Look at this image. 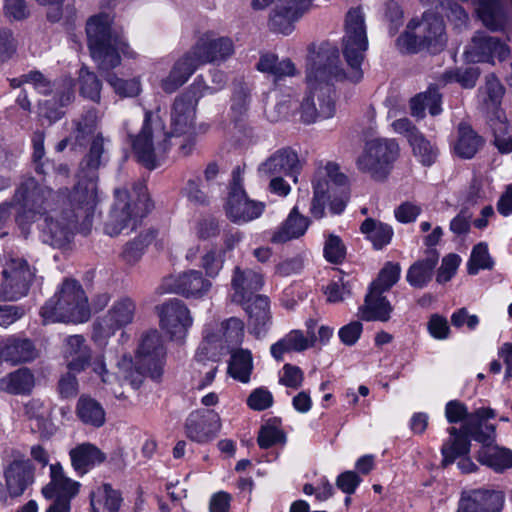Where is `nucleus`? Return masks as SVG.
I'll list each match as a JSON object with an SVG mask.
<instances>
[{
	"label": "nucleus",
	"mask_w": 512,
	"mask_h": 512,
	"mask_svg": "<svg viewBox=\"0 0 512 512\" xmlns=\"http://www.w3.org/2000/svg\"><path fill=\"white\" fill-rule=\"evenodd\" d=\"M115 198L105 223V232L110 236H117L124 231H134L153 206L147 187L142 181L135 183L130 191L116 189Z\"/></svg>",
	"instance_id": "39448f33"
},
{
	"label": "nucleus",
	"mask_w": 512,
	"mask_h": 512,
	"mask_svg": "<svg viewBox=\"0 0 512 512\" xmlns=\"http://www.w3.org/2000/svg\"><path fill=\"white\" fill-rule=\"evenodd\" d=\"M460 264V258L456 254H449L442 260V264L437 273V281L445 283L449 281L455 274Z\"/></svg>",
	"instance_id": "774afa93"
},
{
	"label": "nucleus",
	"mask_w": 512,
	"mask_h": 512,
	"mask_svg": "<svg viewBox=\"0 0 512 512\" xmlns=\"http://www.w3.org/2000/svg\"><path fill=\"white\" fill-rule=\"evenodd\" d=\"M243 171L240 167L233 170L231 189L226 204V214L235 223H246L258 218L264 211V203L248 199L242 183Z\"/></svg>",
	"instance_id": "f3484780"
},
{
	"label": "nucleus",
	"mask_w": 512,
	"mask_h": 512,
	"mask_svg": "<svg viewBox=\"0 0 512 512\" xmlns=\"http://www.w3.org/2000/svg\"><path fill=\"white\" fill-rule=\"evenodd\" d=\"M273 396L272 394L264 389H255L247 399V405L256 411H262L272 406Z\"/></svg>",
	"instance_id": "0e129e2a"
},
{
	"label": "nucleus",
	"mask_w": 512,
	"mask_h": 512,
	"mask_svg": "<svg viewBox=\"0 0 512 512\" xmlns=\"http://www.w3.org/2000/svg\"><path fill=\"white\" fill-rule=\"evenodd\" d=\"M448 81H456L463 88H473L476 85L479 77V71L477 68H468L465 70H456L454 72H448L445 74Z\"/></svg>",
	"instance_id": "e2e57ef3"
},
{
	"label": "nucleus",
	"mask_w": 512,
	"mask_h": 512,
	"mask_svg": "<svg viewBox=\"0 0 512 512\" xmlns=\"http://www.w3.org/2000/svg\"><path fill=\"white\" fill-rule=\"evenodd\" d=\"M244 338V323L241 319L231 317L222 321L215 332L207 333L203 342L200 344L196 357L198 361L202 356L216 349L229 348L239 345Z\"/></svg>",
	"instance_id": "aec40b11"
},
{
	"label": "nucleus",
	"mask_w": 512,
	"mask_h": 512,
	"mask_svg": "<svg viewBox=\"0 0 512 512\" xmlns=\"http://www.w3.org/2000/svg\"><path fill=\"white\" fill-rule=\"evenodd\" d=\"M67 197L68 195H64L63 192L54 193L33 178L25 179L13 196V203L18 206L15 222L22 234L27 236L33 223L50 213H56V209L62 205V200Z\"/></svg>",
	"instance_id": "20e7f679"
},
{
	"label": "nucleus",
	"mask_w": 512,
	"mask_h": 512,
	"mask_svg": "<svg viewBox=\"0 0 512 512\" xmlns=\"http://www.w3.org/2000/svg\"><path fill=\"white\" fill-rule=\"evenodd\" d=\"M315 342L312 338L304 335L301 330H292L282 339L271 346V354L277 361H282L285 353L302 352L313 347Z\"/></svg>",
	"instance_id": "ea45409f"
},
{
	"label": "nucleus",
	"mask_w": 512,
	"mask_h": 512,
	"mask_svg": "<svg viewBox=\"0 0 512 512\" xmlns=\"http://www.w3.org/2000/svg\"><path fill=\"white\" fill-rule=\"evenodd\" d=\"M360 231L372 242L376 249H381L388 245L393 236V230L389 225L372 218H367L361 224Z\"/></svg>",
	"instance_id": "49530a36"
},
{
	"label": "nucleus",
	"mask_w": 512,
	"mask_h": 512,
	"mask_svg": "<svg viewBox=\"0 0 512 512\" xmlns=\"http://www.w3.org/2000/svg\"><path fill=\"white\" fill-rule=\"evenodd\" d=\"M263 276L252 269L236 266L231 276V301L244 305L254 299L262 288Z\"/></svg>",
	"instance_id": "b1692460"
},
{
	"label": "nucleus",
	"mask_w": 512,
	"mask_h": 512,
	"mask_svg": "<svg viewBox=\"0 0 512 512\" xmlns=\"http://www.w3.org/2000/svg\"><path fill=\"white\" fill-rule=\"evenodd\" d=\"M80 483L68 478L59 463L50 465V481L42 488L46 499L71 503L79 493Z\"/></svg>",
	"instance_id": "bb28decb"
},
{
	"label": "nucleus",
	"mask_w": 512,
	"mask_h": 512,
	"mask_svg": "<svg viewBox=\"0 0 512 512\" xmlns=\"http://www.w3.org/2000/svg\"><path fill=\"white\" fill-rule=\"evenodd\" d=\"M378 290L369 289L364 305L360 308L361 318L366 321L386 322L393 310L390 302Z\"/></svg>",
	"instance_id": "4c0bfd02"
},
{
	"label": "nucleus",
	"mask_w": 512,
	"mask_h": 512,
	"mask_svg": "<svg viewBox=\"0 0 512 512\" xmlns=\"http://www.w3.org/2000/svg\"><path fill=\"white\" fill-rule=\"evenodd\" d=\"M284 435L282 431L275 426H264L258 435V444L261 448H269L277 443L282 442Z\"/></svg>",
	"instance_id": "338daca9"
},
{
	"label": "nucleus",
	"mask_w": 512,
	"mask_h": 512,
	"mask_svg": "<svg viewBox=\"0 0 512 512\" xmlns=\"http://www.w3.org/2000/svg\"><path fill=\"white\" fill-rule=\"evenodd\" d=\"M303 15L284 0H278L270 11L268 27L274 33L289 35L294 30V23Z\"/></svg>",
	"instance_id": "473e14b6"
},
{
	"label": "nucleus",
	"mask_w": 512,
	"mask_h": 512,
	"mask_svg": "<svg viewBox=\"0 0 512 512\" xmlns=\"http://www.w3.org/2000/svg\"><path fill=\"white\" fill-rule=\"evenodd\" d=\"M477 13L483 24L491 30H498L502 27L503 14L497 0H480Z\"/></svg>",
	"instance_id": "8fccbe9b"
},
{
	"label": "nucleus",
	"mask_w": 512,
	"mask_h": 512,
	"mask_svg": "<svg viewBox=\"0 0 512 512\" xmlns=\"http://www.w3.org/2000/svg\"><path fill=\"white\" fill-rule=\"evenodd\" d=\"M105 80L120 97H136L142 90L139 78L122 79L114 73H108Z\"/></svg>",
	"instance_id": "603ef678"
},
{
	"label": "nucleus",
	"mask_w": 512,
	"mask_h": 512,
	"mask_svg": "<svg viewBox=\"0 0 512 512\" xmlns=\"http://www.w3.org/2000/svg\"><path fill=\"white\" fill-rule=\"evenodd\" d=\"M347 177L340 172L336 163L329 162L325 167L319 168L313 179L314 195L310 213L316 219L325 215L326 203L338 193V189L346 186Z\"/></svg>",
	"instance_id": "2eb2a0df"
},
{
	"label": "nucleus",
	"mask_w": 512,
	"mask_h": 512,
	"mask_svg": "<svg viewBox=\"0 0 512 512\" xmlns=\"http://www.w3.org/2000/svg\"><path fill=\"white\" fill-rule=\"evenodd\" d=\"M346 256V247L341 238L334 234H329L324 244V257L327 261L339 264L343 262Z\"/></svg>",
	"instance_id": "13d9d810"
},
{
	"label": "nucleus",
	"mask_w": 512,
	"mask_h": 512,
	"mask_svg": "<svg viewBox=\"0 0 512 512\" xmlns=\"http://www.w3.org/2000/svg\"><path fill=\"white\" fill-rule=\"evenodd\" d=\"M309 219L298 212L295 206L289 213L287 219L274 232L271 241L273 243H284L299 238L306 232L309 226Z\"/></svg>",
	"instance_id": "58836bf2"
},
{
	"label": "nucleus",
	"mask_w": 512,
	"mask_h": 512,
	"mask_svg": "<svg viewBox=\"0 0 512 512\" xmlns=\"http://www.w3.org/2000/svg\"><path fill=\"white\" fill-rule=\"evenodd\" d=\"M162 331L173 341L185 338L193 324L189 308L181 300H169L156 307Z\"/></svg>",
	"instance_id": "a211bd4d"
},
{
	"label": "nucleus",
	"mask_w": 512,
	"mask_h": 512,
	"mask_svg": "<svg viewBox=\"0 0 512 512\" xmlns=\"http://www.w3.org/2000/svg\"><path fill=\"white\" fill-rule=\"evenodd\" d=\"M100 118L98 110L91 108L73 120L75 144L83 146L90 141L89 151L81 162V169L87 174H93L103 164L104 145L109 142L101 132H96Z\"/></svg>",
	"instance_id": "1a4fd4ad"
},
{
	"label": "nucleus",
	"mask_w": 512,
	"mask_h": 512,
	"mask_svg": "<svg viewBox=\"0 0 512 512\" xmlns=\"http://www.w3.org/2000/svg\"><path fill=\"white\" fill-rule=\"evenodd\" d=\"M283 373L280 377V383L293 389L299 388L304 380V374L298 366L285 364Z\"/></svg>",
	"instance_id": "69168bd1"
},
{
	"label": "nucleus",
	"mask_w": 512,
	"mask_h": 512,
	"mask_svg": "<svg viewBox=\"0 0 512 512\" xmlns=\"http://www.w3.org/2000/svg\"><path fill=\"white\" fill-rule=\"evenodd\" d=\"M368 49L365 14L361 8L347 12L343 54L347 68L339 66V51L331 45H322L313 53L307 65L308 91L301 103V119L310 124L317 119H327L335 113L333 81L358 83L363 78L361 65Z\"/></svg>",
	"instance_id": "f257e3e1"
},
{
	"label": "nucleus",
	"mask_w": 512,
	"mask_h": 512,
	"mask_svg": "<svg viewBox=\"0 0 512 512\" xmlns=\"http://www.w3.org/2000/svg\"><path fill=\"white\" fill-rule=\"evenodd\" d=\"M76 415L86 425L101 427L105 423V411L95 399L82 395L76 404Z\"/></svg>",
	"instance_id": "a19ab883"
},
{
	"label": "nucleus",
	"mask_w": 512,
	"mask_h": 512,
	"mask_svg": "<svg viewBox=\"0 0 512 512\" xmlns=\"http://www.w3.org/2000/svg\"><path fill=\"white\" fill-rule=\"evenodd\" d=\"M474 412L468 413L466 405L458 400L449 401L445 407V415L449 423H458L463 421L461 429L450 427L448 429L449 438L443 444L441 453L443 456L442 465L444 467L452 464L457 458L466 456L470 451V440L464 432L463 426L469 416Z\"/></svg>",
	"instance_id": "ddd939ff"
},
{
	"label": "nucleus",
	"mask_w": 512,
	"mask_h": 512,
	"mask_svg": "<svg viewBox=\"0 0 512 512\" xmlns=\"http://www.w3.org/2000/svg\"><path fill=\"white\" fill-rule=\"evenodd\" d=\"M509 54L508 47L498 38L485 32H477L467 46L464 55L470 62H485L497 57L505 59Z\"/></svg>",
	"instance_id": "393cba45"
},
{
	"label": "nucleus",
	"mask_w": 512,
	"mask_h": 512,
	"mask_svg": "<svg viewBox=\"0 0 512 512\" xmlns=\"http://www.w3.org/2000/svg\"><path fill=\"white\" fill-rule=\"evenodd\" d=\"M441 96L436 88H429L426 92L420 93L410 101L411 114L422 118L427 108L433 116L441 112Z\"/></svg>",
	"instance_id": "de8ad7c7"
},
{
	"label": "nucleus",
	"mask_w": 512,
	"mask_h": 512,
	"mask_svg": "<svg viewBox=\"0 0 512 512\" xmlns=\"http://www.w3.org/2000/svg\"><path fill=\"white\" fill-rule=\"evenodd\" d=\"M504 87L500 81L493 75L486 77L485 85L479 89V99L483 110L490 118H496L498 113H503L500 109Z\"/></svg>",
	"instance_id": "e433bc0d"
},
{
	"label": "nucleus",
	"mask_w": 512,
	"mask_h": 512,
	"mask_svg": "<svg viewBox=\"0 0 512 512\" xmlns=\"http://www.w3.org/2000/svg\"><path fill=\"white\" fill-rule=\"evenodd\" d=\"M2 275L0 297L13 301L27 294L34 272L24 259H11L5 264Z\"/></svg>",
	"instance_id": "412c9836"
},
{
	"label": "nucleus",
	"mask_w": 512,
	"mask_h": 512,
	"mask_svg": "<svg viewBox=\"0 0 512 512\" xmlns=\"http://www.w3.org/2000/svg\"><path fill=\"white\" fill-rule=\"evenodd\" d=\"M446 42L443 20L434 14H425L420 22L408 24V30L397 39V46L408 53L426 49L436 54L444 49Z\"/></svg>",
	"instance_id": "6e6552de"
},
{
	"label": "nucleus",
	"mask_w": 512,
	"mask_h": 512,
	"mask_svg": "<svg viewBox=\"0 0 512 512\" xmlns=\"http://www.w3.org/2000/svg\"><path fill=\"white\" fill-rule=\"evenodd\" d=\"M62 354L67 370L74 372L84 371L92 359V350L82 335L68 336L64 341Z\"/></svg>",
	"instance_id": "c756f323"
},
{
	"label": "nucleus",
	"mask_w": 512,
	"mask_h": 512,
	"mask_svg": "<svg viewBox=\"0 0 512 512\" xmlns=\"http://www.w3.org/2000/svg\"><path fill=\"white\" fill-rule=\"evenodd\" d=\"M489 125L493 131L495 146L501 153H510L512 151V136L508 133L504 113H498L496 118H490Z\"/></svg>",
	"instance_id": "3c124183"
},
{
	"label": "nucleus",
	"mask_w": 512,
	"mask_h": 512,
	"mask_svg": "<svg viewBox=\"0 0 512 512\" xmlns=\"http://www.w3.org/2000/svg\"><path fill=\"white\" fill-rule=\"evenodd\" d=\"M145 247L144 241L136 238L123 247L120 257L125 264L133 266L141 259Z\"/></svg>",
	"instance_id": "052dcab7"
},
{
	"label": "nucleus",
	"mask_w": 512,
	"mask_h": 512,
	"mask_svg": "<svg viewBox=\"0 0 512 512\" xmlns=\"http://www.w3.org/2000/svg\"><path fill=\"white\" fill-rule=\"evenodd\" d=\"M244 309L248 314V327L250 333L260 337L266 333L271 324L270 304L266 296L257 295L250 302L245 303Z\"/></svg>",
	"instance_id": "2f4dec72"
},
{
	"label": "nucleus",
	"mask_w": 512,
	"mask_h": 512,
	"mask_svg": "<svg viewBox=\"0 0 512 512\" xmlns=\"http://www.w3.org/2000/svg\"><path fill=\"white\" fill-rule=\"evenodd\" d=\"M200 65L220 63L234 53V44L228 37H218L211 33L201 36L190 49Z\"/></svg>",
	"instance_id": "4be33fe9"
},
{
	"label": "nucleus",
	"mask_w": 512,
	"mask_h": 512,
	"mask_svg": "<svg viewBox=\"0 0 512 512\" xmlns=\"http://www.w3.org/2000/svg\"><path fill=\"white\" fill-rule=\"evenodd\" d=\"M482 144L481 138L472 130V128L461 123L458 127V139L454 145L455 153L461 158H472Z\"/></svg>",
	"instance_id": "a18cd8bd"
},
{
	"label": "nucleus",
	"mask_w": 512,
	"mask_h": 512,
	"mask_svg": "<svg viewBox=\"0 0 512 512\" xmlns=\"http://www.w3.org/2000/svg\"><path fill=\"white\" fill-rule=\"evenodd\" d=\"M132 147L138 161L149 169L155 168L157 159L167 151L168 134L162 121L152 112H145L142 129L133 139Z\"/></svg>",
	"instance_id": "9b49d317"
},
{
	"label": "nucleus",
	"mask_w": 512,
	"mask_h": 512,
	"mask_svg": "<svg viewBox=\"0 0 512 512\" xmlns=\"http://www.w3.org/2000/svg\"><path fill=\"white\" fill-rule=\"evenodd\" d=\"M217 356V353L211 351L209 354H206L203 357L201 361L196 360L198 365L203 366L205 369L202 370L199 368V372L204 374V379L199 383L198 388H204L207 385L211 384L212 381L215 378V374L217 372L218 366L216 364L215 357ZM195 359L197 357L195 356Z\"/></svg>",
	"instance_id": "680f3d73"
},
{
	"label": "nucleus",
	"mask_w": 512,
	"mask_h": 512,
	"mask_svg": "<svg viewBox=\"0 0 512 512\" xmlns=\"http://www.w3.org/2000/svg\"><path fill=\"white\" fill-rule=\"evenodd\" d=\"M25 414L29 419L37 422V428L41 430L48 423L49 410L44 403L37 399H32L25 405Z\"/></svg>",
	"instance_id": "bf43d9fd"
},
{
	"label": "nucleus",
	"mask_w": 512,
	"mask_h": 512,
	"mask_svg": "<svg viewBox=\"0 0 512 512\" xmlns=\"http://www.w3.org/2000/svg\"><path fill=\"white\" fill-rule=\"evenodd\" d=\"M0 357L14 364L27 362L37 357V350L28 339L9 337L0 343Z\"/></svg>",
	"instance_id": "c9c22d12"
},
{
	"label": "nucleus",
	"mask_w": 512,
	"mask_h": 512,
	"mask_svg": "<svg viewBox=\"0 0 512 512\" xmlns=\"http://www.w3.org/2000/svg\"><path fill=\"white\" fill-rule=\"evenodd\" d=\"M410 145L414 155L424 166H431L438 156V149L422 133L411 139Z\"/></svg>",
	"instance_id": "864d4df0"
},
{
	"label": "nucleus",
	"mask_w": 512,
	"mask_h": 512,
	"mask_svg": "<svg viewBox=\"0 0 512 512\" xmlns=\"http://www.w3.org/2000/svg\"><path fill=\"white\" fill-rule=\"evenodd\" d=\"M399 155V146L392 139L368 141L356 159L357 169L375 181H384Z\"/></svg>",
	"instance_id": "9d476101"
},
{
	"label": "nucleus",
	"mask_w": 512,
	"mask_h": 512,
	"mask_svg": "<svg viewBox=\"0 0 512 512\" xmlns=\"http://www.w3.org/2000/svg\"><path fill=\"white\" fill-rule=\"evenodd\" d=\"M300 170V162L297 154L289 149H279L262 162L257 171L260 177L293 176L297 180Z\"/></svg>",
	"instance_id": "a878e982"
},
{
	"label": "nucleus",
	"mask_w": 512,
	"mask_h": 512,
	"mask_svg": "<svg viewBox=\"0 0 512 512\" xmlns=\"http://www.w3.org/2000/svg\"><path fill=\"white\" fill-rule=\"evenodd\" d=\"M221 428L219 415L214 410H196L185 422L186 436L197 443H206L216 437Z\"/></svg>",
	"instance_id": "5701e85b"
},
{
	"label": "nucleus",
	"mask_w": 512,
	"mask_h": 512,
	"mask_svg": "<svg viewBox=\"0 0 512 512\" xmlns=\"http://www.w3.org/2000/svg\"><path fill=\"white\" fill-rule=\"evenodd\" d=\"M493 261L489 255L488 247L485 243L477 244L471 253L468 261V272L471 275L478 273L480 269H491Z\"/></svg>",
	"instance_id": "4d7b16f0"
},
{
	"label": "nucleus",
	"mask_w": 512,
	"mask_h": 512,
	"mask_svg": "<svg viewBox=\"0 0 512 512\" xmlns=\"http://www.w3.org/2000/svg\"><path fill=\"white\" fill-rule=\"evenodd\" d=\"M40 314L44 323L88 320L90 309L82 286L73 280L64 281L60 290L41 308Z\"/></svg>",
	"instance_id": "0eeeda50"
},
{
	"label": "nucleus",
	"mask_w": 512,
	"mask_h": 512,
	"mask_svg": "<svg viewBox=\"0 0 512 512\" xmlns=\"http://www.w3.org/2000/svg\"><path fill=\"white\" fill-rule=\"evenodd\" d=\"M86 34L91 56L100 70L108 71L117 67L121 62L120 53L134 56L121 31L113 26L109 14L90 17L86 24Z\"/></svg>",
	"instance_id": "7ed1b4c3"
},
{
	"label": "nucleus",
	"mask_w": 512,
	"mask_h": 512,
	"mask_svg": "<svg viewBox=\"0 0 512 512\" xmlns=\"http://www.w3.org/2000/svg\"><path fill=\"white\" fill-rule=\"evenodd\" d=\"M503 504L502 492L474 490L461 498L457 512H500Z\"/></svg>",
	"instance_id": "c85d7f7f"
},
{
	"label": "nucleus",
	"mask_w": 512,
	"mask_h": 512,
	"mask_svg": "<svg viewBox=\"0 0 512 512\" xmlns=\"http://www.w3.org/2000/svg\"><path fill=\"white\" fill-rule=\"evenodd\" d=\"M165 349L160 334L152 330L143 335L136 353L138 371L136 375L125 376L133 388L137 389L142 383V376L147 374L154 380L162 375Z\"/></svg>",
	"instance_id": "f8f14e48"
},
{
	"label": "nucleus",
	"mask_w": 512,
	"mask_h": 512,
	"mask_svg": "<svg viewBox=\"0 0 512 512\" xmlns=\"http://www.w3.org/2000/svg\"><path fill=\"white\" fill-rule=\"evenodd\" d=\"M400 272L401 267L398 263H386L378 278L371 283L370 289L378 290L380 293L388 291L399 280Z\"/></svg>",
	"instance_id": "5fc2aeb1"
},
{
	"label": "nucleus",
	"mask_w": 512,
	"mask_h": 512,
	"mask_svg": "<svg viewBox=\"0 0 512 512\" xmlns=\"http://www.w3.org/2000/svg\"><path fill=\"white\" fill-rule=\"evenodd\" d=\"M35 380L27 368L18 369L0 378V390L10 394H26L31 392Z\"/></svg>",
	"instance_id": "79ce46f5"
},
{
	"label": "nucleus",
	"mask_w": 512,
	"mask_h": 512,
	"mask_svg": "<svg viewBox=\"0 0 512 512\" xmlns=\"http://www.w3.org/2000/svg\"><path fill=\"white\" fill-rule=\"evenodd\" d=\"M79 83L80 93L83 97L94 102L100 101L102 85L93 72H90L86 68H82L79 72Z\"/></svg>",
	"instance_id": "6e6d98bb"
},
{
	"label": "nucleus",
	"mask_w": 512,
	"mask_h": 512,
	"mask_svg": "<svg viewBox=\"0 0 512 512\" xmlns=\"http://www.w3.org/2000/svg\"><path fill=\"white\" fill-rule=\"evenodd\" d=\"M13 458L4 468L7 492H0V501L6 502L10 497H19L34 482V468L31 462L18 450L11 451Z\"/></svg>",
	"instance_id": "6ab92c4d"
},
{
	"label": "nucleus",
	"mask_w": 512,
	"mask_h": 512,
	"mask_svg": "<svg viewBox=\"0 0 512 512\" xmlns=\"http://www.w3.org/2000/svg\"><path fill=\"white\" fill-rule=\"evenodd\" d=\"M121 497L118 491L112 489L109 484H102L93 490L90 494V504L92 512H99L103 507L107 512H117Z\"/></svg>",
	"instance_id": "37998d69"
},
{
	"label": "nucleus",
	"mask_w": 512,
	"mask_h": 512,
	"mask_svg": "<svg viewBox=\"0 0 512 512\" xmlns=\"http://www.w3.org/2000/svg\"><path fill=\"white\" fill-rule=\"evenodd\" d=\"M257 69L263 73L272 75L276 80L286 76H294L296 68L294 63L288 59L279 60L274 54H264L257 63Z\"/></svg>",
	"instance_id": "c03bdc74"
},
{
	"label": "nucleus",
	"mask_w": 512,
	"mask_h": 512,
	"mask_svg": "<svg viewBox=\"0 0 512 512\" xmlns=\"http://www.w3.org/2000/svg\"><path fill=\"white\" fill-rule=\"evenodd\" d=\"M170 290L185 298H201L211 289V282L197 270H188L173 277Z\"/></svg>",
	"instance_id": "cd10ccee"
},
{
	"label": "nucleus",
	"mask_w": 512,
	"mask_h": 512,
	"mask_svg": "<svg viewBox=\"0 0 512 512\" xmlns=\"http://www.w3.org/2000/svg\"><path fill=\"white\" fill-rule=\"evenodd\" d=\"M200 66L192 51H187L173 64L169 74L161 80V88L166 93H173L184 85Z\"/></svg>",
	"instance_id": "7c9ffc66"
},
{
	"label": "nucleus",
	"mask_w": 512,
	"mask_h": 512,
	"mask_svg": "<svg viewBox=\"0 0 512 512\" xmlns=\"http://www.w3.org/2000/svg\"><path fill=\"white\" fill-rule=\"evenodd\" d=\"M253 370L251 352L247 349H238L231 353L228 372L234 379L248 383Z\"/></svg>",
	"instance_id": "09e8293b"
},
{
	"label": "nucleus",
	"mask_w": 512,
	"mask_h": 512,
	"mask_svg": "<svg viewBox=\"0 0 512 512\" xmlns=\"http://www.w3.org/2000/svg\"><path fill=\"white\" fill-rule=\"evenodd\" d=\"M495 415V411L491 408L476 409L465 422L463 429L466 434H470L474 440L483 445L478 452V461L496 472H502L512 467V451L494 444L496 438L494 425L482 427L484 421L494 418Z\"/></svg>",
	"instance_id": "423d86ee"
},
{
	"label": "nucleus",
	"mask_w": 512,
	"mask_h": 512,
	"mask_svg": "<svg viewBox=\"0 0 512 512\" xmlns=\"http://www.w3.org/2000/svg\"><path fill=\"white\" fill-rule=\"evenodd\" d=\"M71 464L79 475L86 474L95 465L105 461L106 455L91 443H82L71 449Z\"/></svg>",
	"instance_id": "f704fd0d"
},
{
	"label": "nucleus",
	"mask_w": 512,
	"mask_h": 512,
	"mask_svg": "<svg viewBox=\"0 0 512 512\" xmlns=\"http://www.w3.org/2000/svg\"><path fill=\"white\" fill-rule=\"evenodd\" d=\"M97 203L94 176L84 182L79 181L56 213L46 215L39 224L41 239L52 247L61 248L66 245L72 235L76 223L82 222L85 227L91 223Z\"/></svg>",
	"instance_id": "f03ea898"
},
{
	"label": "nucleus",
	"mask_w": 512,
	"mask_h": 512,
	"mask_svg": "<svg viewBox=\"0 0 512 512\" xmlns=\"http://www.w3.org/2000/svg\"><path fill=\"white\" fill-rule=\"evenodd\" d=\"M136 314V304L129 297L116 300L107 313L93 325L92 338L95 342L104 343L117 330L131 324Z\"/></svg>",
	"instance_id": "dca6fc26"
},
{
	"label": "nucleus",
	"mask_w": 512,
	"mask_h": 512,
	"mask_svg": "<svg viewBox=\"0 0 512 512\" xmlns=\"http://www.w3.org/2000/svg\"><path fill=\"white\" fill-rule=\"evenodd\" d=\"M439 260L436 249H427L425 258L412 264L406 274L407 282L414 288H424L432 279Z\"/></svg>",
	"instance_id": "72a5a7b5"
},
{
	"label": "nucleus",
	"mask_w": 512,
	"mask_h": 512,
	"mask_svg": "<svg viewBox=\"0 0 512 512\" xmlns=\"http://www.w3.org/2000/svg\"><path fill=\"white\" fill-rule=\"evenodd\" d=\"M210 88L196 78L185 92L176 97L171 112V128L174 135L187 134L194 128L196 106Z\"/></svg>",
	"instance_id": "4468645a"
}]
</instances>
